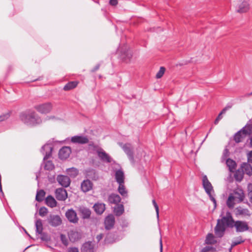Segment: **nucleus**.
I'll return each instance as SVG.
<instances>
[{"instance_id": "obj_1", "label": "nucleus", "mask_w": 252, "mask_h": 252, "mask_svg": "<svg viewBox=\"0 0 252 252\" xmlns=\"http://www.w3.org/2000/svg\"><path fill=\"white\" fill-rule=\"evenodd\" d=\"M20 119L25 124L34 126L41 123L40 117L33 111L23 112L20 114Z\"/></svg>"}, {"instance_id": "obj_2", "label": "nucleus", "mask_w": 252, "mask_h": 252, "mask_svg": "<svg viewBox=\"0 0 252 252\" xmlns=\"http://www.w3.org/2000/svg\"><path fill=\"white\" fill-rule=\"evenodd\" d=\"M252 132V126H245L235 134L234 139L236 143L241 142L245 139L246 135H250Z\"/></svg>"}, {"instance_id": "obj_3", "label": "nucleus", "mask_w": 252, "mask_h": 252, "mask_svg": "<svg viewBox=\"0 0 252 252\" xmlns=\"http://www.w3.org/2000/svg\"><path fill=\"white\" fill-rule=\"evenodd\" d=\"M202 184L206 192L209 196L211 201L214 203V206H216V200L211 193L212 191H214L213 187L206 175H204L202 177Z\"/></svg>"}, {"instance_id": "obj_4", "label": "nucleus", "mask_w": 252, "mask_h": 252, "mask_svg": "<svg viewBox=\"0 0 252 252\" xmlns=\"http://www.w3.org/2000/svg\"><path fill=\"white\" fill-rule=\"evenodd\" d=\"M250 9L249 0H239L236 5V11L238 13H245Z\"/></svg>"}, {"instance_id": "obj_5", "label": "nucleus", "mask_w": 252, "mask_h": 252, "mask_svg": "<svg viewBox=\"0 0 252 252\" xmlns=\"http://www.w3.org/2000/svg\"><path fill=\"white\" fill-rule=\"evenodd\" d=\"M233 227L235 228L237 232L247 231L249 229L248 222L242 220L235 221L233 224Z\"/></svg>"}, {"instance_id": "obj_6", "label": "nucleus", "mask_w": 252, "mask_h": 252, "mask_svg": "<svg viewBox=\"0 0 252 252\" xmlns=\"http://www.w3.org/2000/svg\"><path fill=\"white\" fill-rule=\"evenodd\" d=\"M53 106L51 103L47 102L35 106L34 108L41 114L49 113L52 109Z\"/></svg>"}, {"instance_id": "obj_7", "label": "nucleus", "mask_w": 252, "mask_h": 252, "mask_svg": "<svg viewBox=\"0 0 252 252\" xmlns=\"http://www.w3.org/2000/svg\"><path fill=\"white\" fill-rule=\"evenodd\" d=\"M123 149L131 163L134 164L135 161L133 153V148L132 146L129 143H126L123 146Z\"/></svg>"}, {"instance_id": "obj_8", "label": "nucleus", "mask_w": 252, "mask_h": 252, "mask_svg": "<svg viewBox=\"0 0 252 252\" xmlns=\"http://www.w3.org/2000/svg\"><path fill=\"white\" fill-rule=\"evenodd\" d=\"M230 195H232L236 202L239 203L242 202L245 198L244 191L240 189H235Z\"/></svg>"}, {"instance_id": "obj_9", "label": "nucleus", "mask_w": 252, "mask_h": 252, "mask_svg": "<svg viewBox=\"0 0 252 252\" xmlns=\"http://www.w3.org/2000/svg\"><path fill=\"white\" fill-rule=\"evenodd\" d=\"M49 223L54 227L58 226L61 224L62 220L58 215H50L48 219Z\"/></svg>"}, {"instance_id": "obj_10", "label": "nucleus", "mask_w": 252, "mask_h": 252, "mask_svg": "<svg viewBox=\"0 0 252 252\" xmlns=\"http://www.w3.org/2000/svg\"><path fill=\"white\" fill-rule=\"evenodd\" d=\"M218 220L224 225L225 227L227 226L231 228L233 227V224L235 221L230 215L223 217L221 219H219Z\"/></svg>"}, {"instance_id": "obj_11", "label": "nucleus", "mask_w": 252, "mask_h": 252, "mask_svg": "<svg viewBox=\"0 0 252 252\" xmlns=\"http://www.w3.org/2000/svg\"><path fill=\"white\" fill-rule=\"evenodd\" d=\"M98 157L99 158L104 162L110 163L112 161V158L103 149H99L96 151Z\"/></svg>"}, {"instance_id": "obj_12", "label": "nucleus", "mask_w": 252, "mask_h": 252, "mask_svg": "<svg viewBox=\"0 0 252 252\" xmlns=\"http://www.w3.org/2000/svg\"><path fill=\"white\" fill-rule=\"evenodd\" d=\"M57 180L59 184L63 187H67L70 183V180L67 176L60 175L57 176Z\"/></svg>"}, {"instance_id": "obj_13", "label": "nucleus", "mask_w": 252, "mask_h": 252, "mask_svg": "<svg viewBox=\"0 0 252 252\" xmlns=\"http://www.w3.org/2000/svg\"><path fill=\"white\" fill-rule=\"evenodd\" d=\"M55 195L58 200L63 201L67 197L66 190L63 188H59L56 190Z\"/></svg>"}, {"instance_id": "obj_14", "label": "nucleus", "mask_w": 252, "mask_h": 252, "mask_svg": "<svg viewBox=\"0 0 252 252\" xmlns=\"http://www.w3.org/2000/svg\"><path fill=\"white\" fill-rule=\"evenodd\" d=\"M65 216L71 222L76 223L78 221V219L77 217L76 213L73 209L68 210L66 212Z\"/></svg>"}, {"instance_id": "obj_15", "label": "nucleus", "mask_w": 252, "mask_h": 252, "mask_svg": "<svg viewBox=\"0 0 252 252\" xmlns=\"http://www.w3.org/2000/svg\"><path fill=\"white\" fill-rule=\"evenodd\" d=\"M225 227L220 221L218 220L217 224L215 228V233L218 237H221L224 234Z\"/></svg>"}, {"instance_id": "obj_16", "label": "nucleus", "mask_w": 252, "mask_h": 252, "mask_svg": "<svg viewBox=\"0 0 252 252\" xmlns=\"http://www.w3.org/2000/svg\"><path fill=\"white\" fill-rule=\"evenodd\" d=\"M52 151V147L51 144H46L42 147L41 152L45 154L44 160L48 159L51 156Z\"/></svg>"}, {"instance_id": "obj_17", "label": "nucleus", "mask_w": 252, "mask_h": 252, "mask_svg": "<svg viewBox=\"0 0 252 252\" xmlns=\"http://www.w3.org/2000/svg\"><path fill=\"white\" fill-rule=\"evenodd\" d=\"M235 211L236 216H240L243 217H250L251 216L250 211L248 209L244 208L241 206L236 208Z\"/></svg>"}, {"instance_id": "obj_18", "label": "nucleus", "mask_w": 252, "mask_h": 252, "mask_svg": "<svg viewBox=\"0 0 252 252\" xmlns=\"http://www.w3.org/2000/svg\"><path fill=\"white\" fill-rule=\"evenodd\" d=\"M71 153V149L68 147H63L61 149L59 152V157L62 159H66Z\"/></svg>"}, {"instance_id": "obj_19", "label": "nucleus", "mask_w": 252, "mask_h": 252, "mask_svg": "<svg viewBox=\"0 0 252 252\" xmlns=\"http://www.w3.org/2000/svg\"><path fill=\"white\" fill-rule=\"evenodd\" d=\"M93 184L89 180H84L81 184V189L84 192H87L93 189Z\"/></svg>"}, {"instance_id": "obj_20", "label": "nucleus", "mask_w": 252, "mask_h": 252, "mask_svg": "<svg viewBox=\"0 0 252 252\" xmlns=\"http://www.w3.org/2000/svg\"><path fill=\"white\" fill-rule=\"evenodd\" d=\"M71 141L73 143L84 144L88 143L89 139L87 136H74L71 137Z\"/></svg>"}, {"instance_id": "obj_21", "label": "nucleus", "mask_w": 252, "mask_h": 252, "mask_svg": "<svg viewBox=\"0 0 252 252\" xmlns=\"http://www.w3.org/2000/svg\"><path fill=\"white\" fill-rule=\"evenodd\" d=\"M115 223V218L113 215L108 216L105 219V227L107 230L112 228Z\"/></svg>"}, {"instance_id": "obj_22", "label": "nucleus", "mask_w": 252, "mask_h": 252, "mask_svg": "<svg viewBox=\"0 0 252 252\" xmlns=\"http://www.w3.org/2000/svg\"><path fill=\"white\" fill-rule=\"evenodd\" d=\"M108 200L110 204L118 205L120 202L121 198L118 194L112 193L108 196Z\"/></svg>"}, {"instance_id": "obj_23", "label": "nucleus", "mask_w": 252, "mask_h": 252, "mask_svg": "<svg viewBox=\"0 0 252 252\" xmlns=\"http://www.w3.org/2000/svg\"><path fill=\"white\" fill-rule=\"evenodd\" d=\"M95 212L97 214H102L105 210V205L103 203H95L93 207Z\"/></svg>"}, {"instance_id": "obj_24", "label": "nucleus", "mask_w": 252, "mask_h": 252, "mask_svg": "<svg viewBox=\"0 0 252 252\" xmlns=\"http://www.w3.org/2000/svg\"><path fill=\"white\" fill-rule=\"evenodd\" d=\"M82 252H94V245L91 242L83 244L81 248Z\"/></svg>"}, {"instance_id": "obj_25", "label": "nucleus", "mask_w": 252, "mask_h": 252, "mask_svg": "<svg viewBox=\"0 0 252 252\" xmlns=\"http://www.w3.org/2000/svg\"><path fill=\"white\" fill-rule=\"evenodd\" d=\"M115 179L118 184L124 183V173L122 170L120 169L116 171Z\"/></svg>"}, {"instance_id": "obj_26", "label": "nucleus", "mask_w": 252, "mask_h": 252, "mask_svg": "<svg viewBox=\"0 0 252 252\" xmlns=\"http://www.w3.org/2000/svg\"><path fill=\"white\" fill-rule=\"evenodd\" d=\"M243 171L246 174L251 175H252V166L248 163H243L241 166Z\"/></svg>"}, {"instance_id": "obj_27", "label": "nucleus", "mask_w": 252, "mask_h": 252, "mask_svg": "<svg viewBox=\"0 0 252 252\" xmlns=\"http://www.w3.org/2000/svg\"><path fill=\"white\" fill-rule=\"evenodd\" d=\"M45 202L46 204L51 208L55 207L57 205L56 200L51 195H49L46 197Z\"/></svg>"}, {"instance_id": "obj_28", "label": "nucleus", "mask_w": 252, "mask_h": 252, "mask_svg": "<svg viewBox=\"0 0 252 252\" xmlns=\"http://www.w3.org/2000/svg\"><path fill=\"white\" fill-rule=\"evenodd\" d=\"M132 56L131 52L130 50H127L122 55V58L125 62L127 63L130 61Z\"/></svg>"}, {"instance_id": "obj_29", "label": "nucleus", "mask_w": 252, "mask_h": 252, "mask_svg": "<svg viewBox=\"0 0 252 252\" xmlns=\"http://www.w3.org/2000/svg\"><path fill=\"white\" fill-rule=\"evenodd\" d=\"M237 203H238L236 202L232 195H230L229 194L226 200L227 206L230 209H232L233 208H234L235 205Z\"/></svg>"}, {"instance_id": "obj_30", "label": "nucleus", "mask_w": 252, "mask_h": 252, "mask_svg": "<svg viewBox=\"0 0 252 252\" xmlns=\"http://www.w3.org/2000/svg\"><path fill=\"white\" fill-rule=\"evenodd\" d=\"M119 186L118 189L119 192L124 197H126L127 195V191L124 186V183L119 184Z\"/></svg>"}, {"instance_id": "obj_31", "label": "nucleus", "mask_w": 252, "mask_h": 252, "mask_svg": "<svg viewBox=\"0 0 252 252\" xmlns=\"http://www.w3.org/2000/svg\"><path fill=\"white\" fill-rule=\"evenodd\" d=\"M36 232L41 234L43 230V225L40 219L37 220L35 222Z\"/></svg>"}, {"instance_id": "obj_32", "label": "nucleus", "mask_w": 252, "mask_h": 252, "mask_svg": "<svg viewBox=\"0 0 252 252\" xmlns=\"http://www.w3.org/2000/svg\"><path fill=\"white\" fill-rule=\"evenodd\" d=\"M205 242L207 244H215L217 243V241L213 234L209 233L206 237Z\"/></svg>"}, {"instance_id": "obj_33", "label": "nucleus", "mask_w": 252, "mask_h": 252, "mask_svg": "<svg viewBox=\"0 0 252 252\" xmlns=\"http://www.w3.org/2000/svg\"><path fill=\"white\" fill-rule=\"evenodd\" d=\"M114 213L116 216H120L123 214L124 212V207L123 205L120 204L114 208Z\"/></svg>"}, {"instance_id": "obj_34", "label": "nucleus", "mask_w": 252, "mask_h": 252, "mask_svg": "<svg viewBox=\"0 0 252 252\" xmlns=\"http://www.w3.org/2000/svg\"><path fill=\"white\" fill-rule=\"evenodd\" d=\"M77 84L78 83L76 81L70 82L64 86L63 90L64 91H69L75 88L77 86Z\"/></svg>"}, {"instance_id": "obj_35", "label": "nucleus", "mask_w": 252, "mask_h": 252, "mask_svg": "<svg viewBox=\"0 0 252 252\" xmlns=\"http://www.w3.org/2000/svg\"><path fill=\"white\" fill-rule=\"evenodd\" d=\"M45 192L43 189H40L37 191L36 195V200L38 202L42 201L45 196Z\"/></svg>"}, {"instance_id": "obj_36", "label": "nucleus", "mask_w": 252, "mask_h": 252, "mask_svg": "<svg viewBox=\"0 0 252 252\" xmlns=\"http://www.w3.org/2000/svg\"><path fill=\"white\" fill-rule=\"evenodd\" d=\"M66 172L71 177H76L78 174V171L75 168L72 167L66 169Z\"/></svg>"}, {"instance_id": "obj_37", "label": "nucleus", "mask_w": 252, "mask_h": 252, "mask_svg": "<svg viewBox=\"0 0 252 252\" xmlns=\"http://www.w3.org/2000/svg\"><path fill=\"white\" fill-rule=\"evenodd\" d=\"M226 163L230 171H232V170L234 169L236 166L235 162L229 158L226 160Z\"/></svg>"}, {"instance_id": "obj_38", "label": "nucleus", "mask_w": 252, "mask_h": 252, "mask_svg": "<svg viewBox=\"0 0 252 252\" xmlns=\"http://www.w3.org/2000/svg\"><path fill=\"white\" fill-rule=\"evenodd\" d=\"M81 212L83 215V218H89L91 214V211L86 208H84L81 210Z\"/></svg>"}, {"instance_id": "obj_39", "label": "nucleus", "mask_w": 252, "mask_h": 252, "mask_svg": "<svg viewBox=\"0 0 252 252\" xmlns=\"http://www.w3.org/2000/svg\"><path fill=\"white\" fill-rule=\"evenodd\" d=\"M243 177L244 173L241 171L237 170L234 174V178L238 182L241 181Z\"/></svg>"}, {"instance_id": "obj_40", "label": "nucleus", "mask_w": 252, "mask_h": 252, "mask_svg": "<svg viewBox=\"0 0 252 252\" xmlns=\"http://www.w3.org/2000/svg\"><path fill=\"white\" fill-rule=\"evenodd\" d=\"M244 242V240H242V238L241 236L238 237L234 241H233L231 245L232 247H235L239 244H240Z\"/></svg>"}, {"instance_id": "obj_41", "label": "nucleus", "mask_w": 252, "mask_h": 252, "mask_svg": "<svg viewBox=\"0 0 252 252\" xmlns=\"http://www.w3.org/2000/svg\"><path fill=\"white\" fill-rule=\"evenodd\" d=\"M44 168L47 170H52L54 168V165L51 161H47L45 162Z\"/></svg>"}, {"instance_id": "obj_42", "label": "nucleus", "mask_w": 252, "mask_h": 252, "mask_svg": "<svg viewBox=\"0 0 252 252\" xmlns=\"http://www.w3.org/2000/svg\"><path fill=\"white\" fill-rule=\"evenodd\" d=\"M216 251V249L212 246H207L202 249L201 252H214Z\"/></svg>"}, {"instance_id": "obj_43", "label": "nucleus", "mask_w": 252, "mask_h": 252, "mask_svg": "<svg viewBox=\"0 0 252 252\" xmlns=\"http://www.w3.org/2000/svg\"><path fill=\"white\" fill-rule=\"evenodd\" d=\"M165 71V68L164 67H160L159 70L156 74V78L158 79L160 78L164 74Z\"/></svg>"}, {"instance_id": "obj_44", "label": "nucleus", "mask_w": 252, "mask_h": 252, "mask_svg": "<svg viewBox=\"0 0 252 252\" xmlns=\"http://www.w3.org/2000/svg\"><path fill=\"white\" fill-rule=\"evenodd\" d=\"M48 212L47 209L45 207H41L39 210V214L40 216H45Z\"/></svg>"}, {"instance_id": "obj_45", "label": "nucleus", "mask_w": 252, "mask_h": 252, "mask_svg": "<svg viewBox=\"0 0 252 252\" xmlns=\"http://www.w3.org/2000/svg\"><path fill=\"white\" fill-rule=\"evenodd\" d=\"M10 117V113L7 112L0 116V122L7 120Z\"/></svg>"}, {"instance_id": "obj_46", "label": "nucleus", "mask_w": 252, "mask_h": 252, "mask_svg": "<svg viewBox=\"0 0 252 252\" xmlns=\"http://www.w3.org/2000/svg\"><path fill=\"white\" fill-rule=\"evenodd\" d=\"M152 203H153V205L154 206V207H155L156 211L157 217L158 218V217H159V209H158V205L157 203H156V200L155 199H153L152 200Z\"/></svg>"}, {"instance_id": "obj_47", "label": "nucleus", "mask_w": 252, "mask_h": 252, "mask_svg": "<svg viewBox=\"0 0 252 252\" xmlns=\"http://www.w3.org/2000/svg\"><path fill=\"white\" fill-rule=\"evenodd\" d=\"M61 240L63 242V243L65 245V246H67V244H68V241H67V240L65 237V235H63V234H62L61 235Z\"/></svg>"}, {"instance_id": "obj_48", "label": "nucleus", "mask_w": 252, "mask_h": 252, "mask_svg": "<svg viewBox=\"0 0 252 252\" xmlns=\"http://www.w3.org/2000/svg\"><path fill=\"white\" fill-rule=\"evenodd\" d=\"M248 161L252 163V151L247 154Z\"/></svg>"}, {"instance_id": "obj_49", "label": "nucleus", "mask_w": 252, "mask_h": 252, "mask_svg": "<svg viewBox=\"0 0 252 252\" xmlns=\"http://www.w3.org/2000/svg\"><path fill=\"white\" fill-rule=\"evenodd\" d=\"M221 119H222V116L221 115V114H219V115H218L217 118L216 119V120L214 122V124L215 125H217L218 124L219 122L220 121V120H221Z\"/></svg>"}, {"instance_id": "obj_50", "label": "nucleus", "mask_w": 252, "mask_h": 252, "mask_svg": "<svg viewBox=\"0 0 252 252\" xmlns=\"http://www.w3.org/2000/svg\"><path fill=\"white\" fill-rule=\"evenodd\" d=\"M68 252H79V250L77 248H70L68 250Z\"/></svg>"}, {"instance_id": "obj_51", "label": "nucleus", "mask_w": 252, "mask_h": 252, "mask_svg": "<svg viewBox=\"0 0 252 252\" xmlns=\"http://www.w3.org/2000/svg\"><path fill=\"white\" fill-rule=\"evenodd\" d=\"M109 3L110 5L115 6L118 4L117 0H110Z\"/></svg>"}, {"instance_id": "obj_52", "label": "nucleus", "mask_w": 252, "mask_h": 252, "mask_svg": "<svg viewBox=\"0 0 252 252\" xmlns=\"http://www.w3.org/2000/svg\"><path fill=\"white\" fill-rule=\"evenodd\" d=\"M248 196L250 201L252 204V189L248 192Z\"/></svg>"}, {"instance_id": "obj_53", "label": "nucleus", "mask_w": 252, "mask_h": 252, "mask_svg": "<svg viewBox=\"0 0 252 252\" xmlns=\"http://www.w3.org/2000/svg\"><path fill=\"white\" fill-rule=\"evenodd\" d=\"M103 235L102 234H100L96 236V239L97 240V242L100 241L103 238Z\"/></svg>"}, {"instance_id": "obj_54", "label": "nucleus", "mask_w": 252, "mask_h": 252, "mask_svg": "<svg viewBox=\"0 0 252 252\" xmlns=\"http://www.w3.org/2000/svg\"><path fill=\"white\" fill-rule=\"evenodd\" d=\"M162 252V244L161 238L160 239V252Z\"/></svg>"}, {"instance_id": "obj_55", "label": "nucleus", "mask_w": 252, "mask_h": 252, "mask_svg": "<svg viewBox=\"0 0 252 252\" xmlns=\"http://www.w3.org/2000/svg\"><path fill=\"white\" fill-rule=\"evenodd\" d=\"M99 67V65H97L93 70V71H95L97 70Z\"/></svg>"}, {"instance_id": "obj_56", "label": "nucleus", "mask_w": 252, "mask_h": 252, "mask_svg": "<svg viewBox=\"0 0 252 252\" xmlns=\"http://www.w3.org/2000/svg\"><path fill=\"white\" fill-rule=\"evenodd\" d=\"M226 109H227L226 108H224L220 114H221V115L222 114L225 113Z\"/></svg>"}, {"instance_id": "obj_57", "label": "nucleus", "mask_w": 252, "mask_h": 252, "mask_svg": "<svg viewBox=\"0 0 252 252\" xmlns=\"http://www.w3.org/2000/svg\"><path fill=\"white\" fill-rule=\"evenodd\" d=\"M234 247H232V245H231L230 248L229 249V252H232V250Z\"/></svg>"}, {"instance_id": "obj_58", "label": "nucleus", "mask_w": 252, "mask_h": 252, "mask_svg": "<svg viewBox=\"0 0 252 252\" xmlns=\"http://www.w3.org/2000/svg\"><path fill=\"white\" fill-rule=\"evenodd\" d=\"M252 95V92L251 93L248 94H246L247 96H249L250 95Z\"/></svg>"}, {"instance_id": "obj_59", "label": "nucleus", "mask_w": 252, "mask_h": 252, "mask_svg": "<svg viewBox=\"0 0 252 252\" xmlns=\"http://www.w3.org/2000/svg\"><path fill=\"white\" fill-rule=\"evenodd\" d=\"M251 145L252 147V138L251 139Z\"/></svg>"}, {"instance_id": "obj_60", "label": "nucleus", "mask_w": 252, "mask_h": 252, "mask_svg": "<svg viewBox=\"0 0 252 252\" xmlns=\"http://www.w3.org/2000/svg\"><path fill=\"white\" fill-rule=\"evenodd\" d=\"M224 152H226V153H227L228 152V150L227 149H225Z\"/></svg>"}]
</instances>
